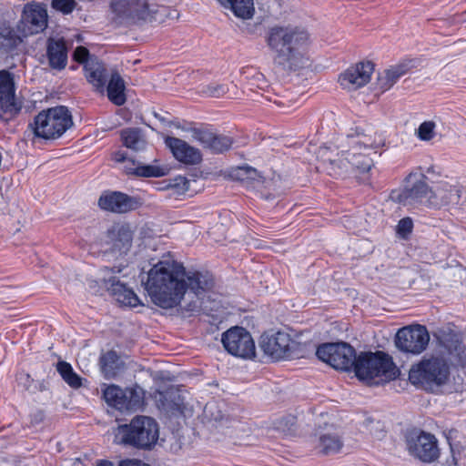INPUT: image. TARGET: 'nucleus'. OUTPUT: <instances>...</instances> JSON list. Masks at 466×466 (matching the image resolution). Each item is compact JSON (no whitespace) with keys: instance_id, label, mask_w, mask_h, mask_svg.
I'll return each mask as SVG.
<instances>
[{"instance_id":"obj_1","label":"nucleus","mask_w":466,"mask_h":466,"mask_svg":"<svg viewBox=\"0 0 466 466\" xmlns=\"http://www.w3.org/2000/svg\"><path fill=\"white\" fill-rule=\"evenodd\" d=\"M182 264L173 259L158 261L148 271L145 289L152 301L162 309L177 305L181 297L187 292L188 299L212 300L214 279L208 272L194 271L187 275Z\"/></svg>"},{"instance_id":"obj_2","label":"nucleus","mask_w":466,"mask_h":466,"mask_svg":"<svg viewBox=\"0 0 466 466\" xmlns=\"http://www.w3.org/2000/svg\"><path fill=\"white\" fill-rule=\"evenodd\" d=\"M265 41L274 63L285 70H296L308 59L310 38L301 26L275 25L268 27Z\"/></svg>"},{"instance_id":"obj_3","label":"nucleus","mask_w":466,"mask_h":466,"mask_svg":"<svg viewBox=\"0 0 466 466\" xmlns=\"http://www.w3.org/2000/svg\"><path fill=\"white\" fill-rule=\"evenodd\" d=\"M356 377L369 386H378L396 380L400 371L392 357L384 351H364L358 355Z\"/></svg>"},{"instance_id":"obj_4","label":"nucleus","mask_w":466,"mask_h":466,"mask_svg":"<svg viewBox=\"0 0 466 466\" xmlns=\"http://www.w3.org/2000/svg\"><path fill=\"white\" fill-rule=\"evenodd\" d=\"M303 332L271 329L264 331L259 338L258 345L263 353L274 361L285 359H297L300 357L302 347L307 341L300 337Z\"/></svg>"},{"instance_id":"obj_5","label":"nucleus","mask_w":466,"mask_h":466,"mask_svg":"<svg viewBox=\"0 0 466 466\" xmlns=\"http://www.w3.org/2000/svg\"><path fill=\"white\" fill-rule=\"evenodd\" d=\"M450 375V364L444 357L424 356L410 369L409 380L422 390L432 391L445 385L449 381Z\"/></svg>"},{"instance_id":"obj_6","label":"nucleus","mask_w":466,"mask_h":466,"mask_svg":"<svg viewBox=\"0 0 466 466\" xmlns=\"http://www.w3.org/2000/svg\"><path fill=\"white\" fill-rule=\"evenodd\" d=\"M344 140V144L339 146L341 157L361 173L370 171L372 160L368 154L379 147L380 140L378 141L375 136L364 132L359 127L347 134Z\"/></svg>"},{"instance_id":"obj_7","label":"nucleus","mask_w":466,"mask_h":466,"mask_svg":"<svg viewBox=\"0 0 466 466\" xmlns=\"http://www.w3.org/2000/svg\"><path fill=\"white\" fill-rule=\"evenodd\" d=\"M158 424L151 417L137 415L130 423L117 427L116 437L126 446L138 450L149 451L158 439Z\"/></svg>"},{"instance_id":"obj_8","label":"nucleus","mask_w":466,"mask_h":466,"mask_svg":"<svg viewBox=\"0 0 466 466\" xmlns=\"http://www.w3.org/2000/svg\"><path fill=\"white\" fill-rule=\"evenodd\" d=\"M72 123V116L68 109L59 106L38 113L30 126L36 137L44 139H55L61 137Z\"/></svg>"},{"instance_id":"obj_9","label":"nucleus","mask_w":466,"mask_h":466,"mask_svg":"<svg viewBox=\"0 0 466 466\" xmlns=\"http://www.w3.org/2000/svg\"><path fill=\"white\" fill-rule=\"evenodd\" d=\"M111 9L119 18L131 23L157 21L167 15V6L155 8L154 5H149L146 0H113Z\"/></svg>"},{"instance_id":"obj_10","label":"nucleus","mask_w":466,"mask_h":466,"mask_svg":"<svg viewBox=\"0 0 466 466\" xmlns=\"http://www.w3.org/2000/svg\"><path fill=\"white\" fill-rule=\"evenodd\" d=\"M180 307L181 316L183 318H190L198 316L201 312L211 316L214 320H233L237 315L240 320H250L248 316H243L239 314V309L231 308V310H226L223 309L219 311L217 309V302L215 299L208 300L207 299H197L191 296L188 299L187 292L181 297L180 301L177 303Z\"/></svg>"},{"instance_id":"obj_11","label":"nucleus","mask_w":466,"mask_h":466,"mask_svg":"<svg viewBox=\"0 0 466 466\" xmlns=\"http://www.w3.org/2000/svg\"><path fill=\"white\" fill-rule=\"evenodd\" d=\"M319 360L328 363L335 370H355L358 355L353 347L346 342L324 343L317 348Z\"/></svg>"},{"instance_id":"obj_12","label":"nucleus","mask_w":466,"mask_h":466,"mask_svg":"<svg viewBox=\"0 0 466 466\" xmlns=\"http://www.w3.org/2000/svg\"><path fill=\"white\" fill-rule=\"evenodd\" d=\"M105 401L120 411H136L145 403V391L139 386L122 389L109 385L103 390Z\"/></svg>"},{"instance_id":"obj_13","label":"nucleus","mask_w":466,"mask_h":466,"mask_svg":"<svg viewBox=\"0 0 466 466\" xmlns=\"http://www.w3.org/2000/svg\"><path fill=\"white\" fill-rule=\"evenodd\" d=\"M221 342L232 356L244 360L256 357V346L251 334L246 329L234 326L222 333Z\"/></svg>"},{"instance_id":"obj_14","label":"nucleus","mask_w":466,"mask_h":466,"mask_svg":"<svg viewBox=\"0 0 466 466\" xmlns=\"http://www.w3.org/2000/svg\"><path fill=\"white\" fill-rule=\"evenodd\" d=\"M431 188L425 181V175L421 172H410L405 180V186L393 198L404 206L423 204L428 207Z\"/></svg>"},{"instance_id":"obj_15","label":"nucleus","mask_w":466,"mask_h":466,"mask_svg":"<svg viewBox=\"0 0 466 466\" xmlns=\"http://www.w3.org/2000/svg\"><path fill=\"white\" fill-rule=\"evenodd\" d=\"M102 270L105 272V277L102 279L104 288L121 307L135 308L142 305L134 290L115 276L116 273H120L121 268L105 267Z\"/></svg>"},{"instance_id":"obj_16","label":"nucleus","mask_w":466,"mask_h":466,"mask_svg":"<svg viewBox=\"0 0 466 466\" xmlns=\"http://www.w3.org/2000/svg\"><path fill=\"white\" fill-rule=\"evenodd\" d=\"M47 11L44 5L31 3L25 5L21 19L17 24L22 35L28 36L43 32L47 26Z\"/></svg>"},{"instance_id":"obj_17","label":"nucleus","mask_w":466,"mask_h":466,"mask_svg":"<svg viewBox=\"0 0 466 466\" xmlns=\"http://www.w3.org/2000/svg\"><path fill=\"white\" fill-rule=\"evenodd\" d=\"M427 329L420 324L400 329L396 334V346L405 352L420 353L429 343Z\"/></svg>"},{"instance_id":"obj_18","label":"nucleus","mask_w":466,"mask_h":466,"mask_svg":"<svg viewBox=\"0 0 466 466\" xmlns=\"http://www.w3.org/2000/svg\"><path fill=\"white\" fill-rule=\"evenodd\" d=\"M373 71V63L370 61L357 63L339 75V83L344 89L357 90L370 82Z\"/></svg>"},{"instance_id":"obj_19","label":"nucleus","mask_w":466,"mask_h":466,"mask_svg":"<svg viewBox=\"0 0 466 466\" xmlns=\"http://www.w3.org/2000/svg\"><path fill=\"white\" fill-rule=\"evenodd\" d=\"M408 447L410 454L423 462H432L440 455L437 439L434 435L424 431L409 439Z\"/></svg>"},{"instance_id":"obj_20","label":"nucleus","mask_w":466,"mask_h":466,"mask_svg":"<svg viewBox=\"0 0 466 466\" xmlns=\"http://www.w3.org/2000/svg\"><path fill=\"white\" fill-rule=\"evenodd\" d=\"M463 193L464 189L461 186H452L448 182H441L433 190L431 188L428 207L441 208L459 205Z\"/></svg>"},{"instance_id":"obj_21","label":"nucleus","mask_w":466,"mask_h":466,"mask_svg":"<svg viewBox=\"0 0 466 466\" xmlns=\"http://www.w3.org/2000/svg\"><path fill=\"white\" fill-rule=\"evenodd\" d=\"M139 205L137 198L119 191L104 192L98 199L101 209L114 213H126L137 208Z\"/></svg>"},{"instance_id":"obj_22","label":"nucleus","mask_w":466,"mask_h":466,"mask_svg":"<svg viewBox=\"0 0 466 466\" xmlns=\"http://www.w3.org/2000/svg\"><path fill=\"white\" fill-rule=\"evenodd\" d=\"M165 145L171 151L175 159L184 165L193 166L200 163L202 160L200 150L180 138L167 137L165 138Z\"/></svg>"},{"instance_id":"obj_23","label":"nucleus","mask_w":466,"mask_h":466,"mask_svg":"<svg viewBox=\"0 0 466 466\" xmlns=\"http://www.w3.org/2000/svg\"><path fill=\"white\" fill-rule=\"evenodd\" d=\"M191 135L204 148L215 154L223 153L232 146V139L229 137L217 134L208 128H192Z\"/></svg>"},{"instance_id":"obj_24","label":"nucleus","mask_w":466,"mask_h":466,"mask_svg":"<svg viewBox=\"0 0 466 466\" xmlns=\"http://www.w3.org/2000/svg\"><path fill=\"white\" fill-rule=\"evenodd\" d=\"M106 238L113 250L126 254L132 245L133 232L127 225L115 224L107 229Z\"/></svg>"},{"instance_id":"obj_25","label":"nucleus","mask_w":466,"mask_h":466,"mask_svg":"<svg viewBox=\"0 0 466 466\" xmlns=\"http://www.w3.org/2000/svg\"><path fill=\"white\" fill-rule=\"evenodd\" d=\"M414 66V61L411 59L402 60L393 65L380 74L377 79V86L381 92L391 88L397 81L406 75Z\"/></svg>"},{"instance_id":"obj_26","label":"nucleus","mask_w":466,"mask_h":466,"mask_svg":"<svg viewBox=\"0 0 466 466\" xmlns=\"http://www.w3.org/2000/svg\"><path fill=\"white\" fill-rule=\"evenodd\" d=\"M318 444L316 448L323 455H333L340 451L343 441L338 431L331 427L317 431Z\"/></svg>"},{"instance_id":"obj_27","label":"nucleus","mask_w":466,"mask_h":466,"mask_svg":"<svg viewBox=\"0 0 466 466\" xmlns=\"http://www.w3.org/2000/svg\"><path fill=\"white\" fill-rule=\"evenodd\" d=\"M85 76L97 92L104 93L108 80V71L103 62L97 58H90L84 66Z\"/></svg>"},{"instance_id":"obj_28","label":"nucleus","mask_w":466,"mask_h":466,"mask_svg":"<svg viewBox=\"0 0 466 466\" xmlns=\"http://www.w3.org/2000/svg\"><path fill=\"white\" fill-rule=\"evenodd\" d=\"M47 58L52 68L64 69L67 62V49L63 39H49L47 42Z\"/></svg>"},{"instance_id":"obj_29","label":"nucleus","mask_w":466,"mask_h":466,"mask_svg":"<svg viewBox=\"0 0 466 466\" xmlns=\"http://www.w3.org/2000/svg\"><path fill=\"white\" fill-rule=\"evenodd\" d=\"M225 9L230 10L234 15L243 20L250 19L255 14L253 0H217Z\"/></svg>"},{"instance_id":"obj_30","label":"nucleus","mask_w":466,"mask_h":466,"mask_svg":"<svg viewBox=\"0 0 466 466\" xmlns=\"http://www.w3.org/2000/svg\"><path fill=\"white\" fill-rule=\"evenodd\" d=\"M99 364L102 372L106 378L116 377L124 368V362L115 350H108L99 358Z\"/></svg>"},{"instance_id":"obj_31","label":"nucleus","mask_w":466,"mask_h":466,"mask_svg":"<svg viewBox=\"0 0 466 466\" xmlns=\"http://www.w3.org/2000/svg\"><path fill=\"white\" fill-rule=\"evenodd\" d=\"M106 86L108 99L116 106H122L126 102L125 83L118 73H113L107 80Z\"/></svg>"},{"instance_id":"obj_32","label":"nucleus","mask_w":466,"mask_h":466,"mask_svg":"<svg viewBox=\"0 0 466 466\" xmlns=\"http://www.w3.org/2000/svg\"><path fill=\"white\" fill-rule=\"evenodd\" d=\"M21 110V105L15 101V93L0 96V119L9 121Z\"/></svg>"},{"instance_id":"obj_33","label":"nucleus","mask_w":466,"mask_h":466,"mask_svg":"<svg viewBox=\"0 0 466 466\" xmlns=\"http://www.w3.org/2000/svg\"><path fill=\"white\" fill-rule=\"evenodd\" d=\"M56 370L62 379L74 389H78L82 386V380L73 370L72 366L64 360H60L56 364Z\"/></svg>"},{"instance_id":"obj_34","label":"nucleus","mask_w":466,"mask_h":466,"mask_svg":"<svg viewBox=\"0 0 466 466\" xmlns=\"http://www.w3.org/2000/svg\"><path fill=\"white\" fill-rule=\"evenodd\" d=\"M123 145L133 150H139L144 146V140L137 128H126L121 131Z\"/></svg>"},{"instance_id":"obj_35","label":"nucleus","mask_w":466,"mask_h":466,"mask_svg":"<svg viewBox=\"0 0 466 466\" xmlns=\"http://www.w3.org/2000/svg\"><path fill=\"white\" fill-rule=\"evenodd\" d=\"M25 36L18 31L16 27L3 26L0 28V46H15L18 43L22 42Z\"/></svg>"},{"instance_id":"obj_36","label":"nucleus","mask_w":466,"mask_h":466,"mask_svg":"<svg viewBox=\"0 0 466 466\" xmlns=\"http://www.w3.org/2000/svg\"><path fill=\"white\" fill-rule=\"evenodd\" d=\"M127 174H134L143 177H159L165 175L163 169L157 166H138L135 168L125 167Z\"/></svg>"},{"instance_id":"obj_37","label":"nucleus","mask_w":466,"mask_h":466,"mask_svg":"<svg viewBox=\"0 0 466 466\" xmlns=\"http://www.w3.org/2000/svg\"><path fill=\"white\" fill-rule=\"evenodd\" d=\"M441 343L451 353L453 350H457L461 341L460 336L452 330L440 331L438 336Z\"/></svg>"},{"instance_id":"obj_38","label":"nucleus","mask_w":466,"mask_h":466,"mask_svg":"<svg viewBox=\"0 0 466 466\" xmlns=\"http://www.w3.org/2000/svg\"><path fill=\"white\" fill-rule=\"evenodd\" d=\"M15 93L13 75L6 70L0 71V96Z\"/></svg>"},{"instance_id":"obj_39","label":"nucleus","mask_w":466,"mask_h":466,"mask_svg":"<svg viewBox=\"0 0 466 466\" xmlns=\"http://www.w3.org/2000/svg\"><path fill=\"white\" fill-rule=\"evenodd\" d=\"M435 123L432 121H425L421 123L418 128L417 136L422 141H429L434 137Z\"/></svg>"},{"instance_id":"obj_40","label":"nucleus","mask_w":466,"mask_h":466,"mask_svg":"<svg viewBox=\"0 0 466 466\" xmlns=\"http://www.w3.org/2000/svg\"><path fill=\"white\" fill-rule=\"evenodd\" d=\"M228 88L226 85L211 83L204 86L201 92L207 96L220 97L224 96L228 92Z\"/></svg>"},{"instance_id":"obj_41","label":"nucleus","mask_w":466,"mask_h":466,"mask_svg":"<svg viewBox=\"0 0 466 466\" xmlns=\"http://www.w3.org/2000/svg\"><path fill=\"white\" fill-rule=\"evenodd\" d=\"M76 0H52L51 6L57 12L63 15L71 14L76 8Z\"/></svg>"},{"instance_id":"obj_42","label":"nucleus","mask_w":466,"mask_h":466,"mask_svg":"<svg viewBox=\"0 0 466 466\" xmlns=\"http://www.w3.org/2000/svg\"><path fill=\"white\" fill-rule=\"evenodd\" d=\"M413 223L410 218H401L397 225V232L401 237H406L412 231Z\"/></svg>"},{"instance_id":"obj_43","label":"nucleus","mask_w":466,"mask_h":466,"mask_svg":"<svg viewBox=\"0 0 466 466\" xmlns=\"http://www.w3.org/2000/svg\"><path fill=\"white\" fill-rule=\"evenodd\" d=\"M73 58L78 63L86 64L87 60L90 58H96V56H90L89 51L87 48L84 46H77L74 53H73Z\"/></svg>"},{"instance_id":"obj_44","label":"nucleus","mask_w":466,"mask_h":466,"mask_svg":"<svg viewBox=\"0 0 466 466\" xmlns=\"http://www.w3.org/2000/svg\"><path fill=\"white\" fill-rule=\"evenodd\" d=\"M237 172V177L241 180L245 178L255 179L258 175V171L255 168L248 166L239 167Z\"/></svg>"},{"instance_id":"obj_45","label":"nucleus","mask_w":466,"mask_h":466,"mask_svg":"<svg viewBox=\"0 0 466 466\" xmlns=\"http://www.w3.org/2000/svg\"><path fill=\"white\" fill-rule=\"evenodd\" d=\"M188 180L187 179V177H182V176H178L177 177L174 178L173 182L170 183V187H174V188H177V191H187L188 189Z\"/></svg>"},{"instance_id":"obj_46","label":"nucleus","mask_w":466,"mask_h":466,"mask_svg":"<svg viewBox=\"0 0 466 466\" xmlns=\"http://www.w3.org/2000/svg\"><path fill=\"white\" fill-rule=\"evenodd\" d=\"M118 466H150L149 464L137 459L123 460L118 463Z\"/></svg>"},{"instance_id":"obj_47","label":"nucleus","mask_w":466,"mask_h":466,"mask_svg":"<svg viewBox=\"0 0 466 466\" xmlns=\"http://www.w3.org/2000/svg\"><path fill=\"white\" fill-rule=\"evenodd\" d=\"M112 158L114 161L118 163H123L127 160V153L125 151H116L113 154Z\"/></svg>"},{"instance_id":"obj_48","label":"nucleus","mask_w":466,"mask_h":466,"mask_svg":"<svg viewBox=\"0 0 466 466\" xmlns=\"http://www.w3.org/2000/svg\"><path fill=\"white\" fill-rule=\"evenodd\" d=\"M416 171L423 173L425 175V177L427 175H439L440 174V172L438 170H436L435 166H430V167H426L425 169H422V167H419V169Z\"/></svg>"},{"instance_id":"obj_49","label":"nucleus","mask_w":466,"mask_h":466,"mask_svg":"<svg viewBox=\"0 0 466 466\" xmlns=\"http://www.w3.org/2000/svg\"><path fill=\"white\" fill-rule=\"evenodd\" d=\"M451 459H448L446 462H447L448 466H456L458 463V457L456 456V454L451 447Z\"/></svg>"},{"instance_id":"obj_50","label":"nucleus","mask_w":466,"mask_h":466,"mask_svg":"<svg viewBox=\"0 0 466 466\" xmlns=\"http://www.w3.org/2000/svg\"><path fill=\"white\" fill-rule=\"evenodd\" d=\"M96 466H114V464L110 461L102 460Z\"/></svg>"},{"instance_id":"obj_51","label":"nucleus","mask_w":466,"mask_h":466,"mask_svg":"<svg viewBox=\"0 0 466 466\" xmlns=\"http://www.w3.org/2000/svg\"><path fill=\"white\" fill-rule=\"evenodd\" d=\"M328 159L329 160V162H330L331 164H333V163H335V162H337V161H339V164H342V160H336V159H331V158H328Z\"/></svg>"}]
</instances>
